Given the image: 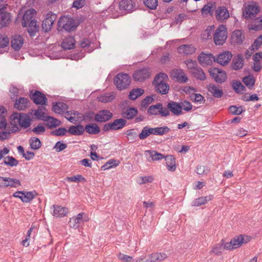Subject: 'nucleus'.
I'll use <instances>...</instances> for the list:
<instances>
[{
    "label": "nucleus",
    "mask_w": 262,
    "mask_h": 262,
    "mask_svg": "<svg viewBox=\"0 0 262 262\" xmlns=\"http://www.w3.org/2000/svg\"><path fill=\"white\" fill-rule=\"evenodd\" d=\"M209 72L211 76L217 83L224 82L226 79V73L218 68H211Z\"/></svg>",
    "instance_id": "obj_10"
},
{
    "label": "nucleus",
    "mask_w": 262,
    "mask_h": 262,
    "mask_svg": "<svg viewBox=\"0 0 262 262\" xmlns=\"http://www.w3.org/2000/svg\"><path fill=\"white\" fill-rule=\"evenodd\" d=\"M75 39L73 37L65 38L61 43L62 48L64 50H70L74 47Z\"/></svg>",
    "instance_id": "obj_44"
},
{
    "label": "nucleus",
    "mask_w": 262,
    "mask_h": 262,
    "mask_svg": "<svg viewBox=\"0 0 262 262\" xmlns=\"http://www.w3.org/2000/svg\"><path fill=\"white\" fill-rule=\"evenodd\" d=\"M84 132V127L80 124L72 125L70 126L68 130L70 134L75 136H79L83 134Z\"/></svg>",
    "instance_id": "obj_33"
},
{
    "label": "nucleus",
    "mask_w": 262,
    "mask_h": 262,
    "mask_svg": "<svg viewBox=\"0 0 262 262\" xmlns=\"http://www.w3.org/2000/svg\"><path fill=\"white\" fill-rule=\"evenodd\" d=\"M2 164L12 167L16 166L18 164V161L12 156H8L5 157H4L3 162L2 163Z\"/></svg>",
    "instance_id": "obj_43"
},
{
    "label": "nucleus",
    "mask_w": 262,
    "mask_h": 262,
    "mask_svg": "<svg viewBox=\"0 0 262 262\" xmlns=\"http://www.w3.org/2000/svg\"><path fill=\"white\" fill-rule=\"evenodd\" d=\"M56 18L57 16L55 14L51 12L48 13L46 15V18L42 21V29L47 32L50 31Z\"/></svg>",
    "instance_id": "obj_11"
},
{
    "label": "nucleus",
    "mask_w": 262,
    "mask_h": 262,
    "mask_svg": "<svg viewBox=\"0 0 262 262\" xmlns=\"http://www.w3.org/2000/svg\"><path fill=\"white\" fill-rule=\"evenodd\" d=\"M165 159L166 165L168 170L174 171L176 170V159L172 155H167L164 158Z\"/></svg>",
    "instance_id": "obj_35"
},
{
    "label": "nucleus",
    "mask_w": 262,
    "mask_h": 262,
    "mask_svg": "<svg viewBox=\"0 0 262 262\" xmlns=\"http://www.w3.org/2000/svg\"><path fill=\"white\" fill-rule=\"evenodd\" d=\"M150 135H151L150 128L148 126H146L143 128L141 133L139 135V137L141 140H144Z\"/></svg>",
    "instance_id": "obj_61"
},
{
    "label": "nucleus",
    "mask_w": 262,
    "mask_h": 262,
    "mask_svg": "<svg viewBox=\"0 0 262 262\" xmlns=\"http://www.w3.org/2000/svg\"><path fill=\"white\" fill-rule=\"evenodd\" d=\"M145 5L151 10H155L158 6V0H144Z\"/></svg>",
    "instance_id": "obj_60"
},
{
    "label": "nucleus",
    "mask_w": 262,
    "mask_h": 262,
    "mask_svg": "<svg viewBox=\"0 0 262 262\" xmlns=\"http://www.w3.org/2000/svg\"><path fill=\"white\" fill-rule=\"evenodd\" d=\"M89 221L88 216L84 212H81L73 216L70 219L69 222V226L71 228L77 229L79 228L80 223L86 222Z\"/></svg>",
    "instance_id": "obj_7"
},
{
    "label": "nucleus",
    "mask_w": 262,
    "mask_h": 262,
    "mask_svg": "<svg viewBox=\"0 0 262 262\" xmlns=\"http://www.w3.org/2000/svg\"><path fill=\"white\" fill-rule=\"evenodd\" d=\"M244 66V58L242 55H238L234 57L232 62V69L234 70H238L243 68Z\"/></svg>",
    "instance_id": "obj_31"
},
{
    "label": "nucleus",
    "mask_w": 262,
    "mask_h": 262,
    "mask_svg": "<svg viewBox=\"0 0 262 262\" xmlns=\"http://www.w3.org/2000/svg\"><path fill=\"white\" fill-rule=\"evenodd\" d=\"M232 55L229 51H226L218 55L215 61L222 66L227 64L230 61Z\"/></svg>",
    "instance_id": "obj_19"
},
{
    "label": "nucleus",
    "mask_w": 262,
    "mask_h": 262,
    "mask_svg": "<svg viewBox=\"0 0 262 262\" xmlns=\"http://www.w3.org/2000/svg\"><path fill=\"white\" fill-rule=\"evenodd\" d=\"M68 132V130L64 127H59L55 130L51 132V135L56 136H64Z\"/></svg>",
    "instance_id": "obj_63"
},
{
    "label": "nucleus",
    "mask_w": 262,
    "mask_h": 262,
    "mask_svg": "<svg viewBox=\"0 0 262 262\" xmlns=\"http://www.w3.org/2000/svg\"><path fill=\"white\" fill-rule=\"evenodd\" d=\"M245 39V36L240 30H236L232 32L231 35L232 42L236 44H241Z\"/></svg>",
    "instance_id": "obj_24"
},
{
    "label": "nucleus",
    "mask_w": 262,
    "mask_h": 262,
    "mask_svg": "<svg viewBox=\"0 0 262 262\" xmlns=\"http://www.w3.org/2000/svg\"><path fill=\"white\" fill-rule=\"evenodd\" d=\"M24 43V39L21 36L15 35L12 36L11 45L14 51H19L22 47Z\"/></svg>",
    "instance_id": "obj_18"
},
{
    "label": "nucleus",
    "mask_w": 262,
    "mask_h": 262,
    "mask_svg": "<svg viewBox=\"0 0 262 262\" xmlns=\"http://www.w3.org/2000/svg\"><path fill=\"white\" fill-rule=\"evenodd\" d=\"M191 97V99L195 103L204 104L205 102L204 97L200 94H194Z\"/></svg>",
    "instance_id": "obj_64"
},
{
    "label": "nucleus",
    "mask_w": 262,
    "mask_h": 262,
    "mask_svg": "<svg viewBox=\"0 0 262 262\" xmlns=\"http://www.w3.org/2000/svg\"><path fill=\"white\" fill-rule=\"evenodd\" d=\"M46 122V125L50 129L56 127L61 125V122L57 119L51 116H47L43 120Z\"/></svg>",
    "instance_id": "obj_29"
},
{
    "label": "nucleus",
    "mask_w": 262,
    "mask_h": 262,
    "mask_svg": "<svg viewBox=\"0 0 262 262\" xmlns=\"http://www.w3.org/2000/svg\"><path fill=\"white\" fill-rule=\"evenodd\" d=\"M200 63L203 66L211 64L213 61H215V58L212 54L202 53L198 57Z\"/></svg>",
    "instance_id": "obj_20"
},
{
    "label": "nucleus",
    "mask_w": 262,
    "mask_h": 262,
    "mask_svg": "<svg viewBox=\"0 0 262 262\" xmlns=\"http://www.w3.org/2000/svg\"><path fill=\"white\" fill-rule=\"evenodd\" d=\"M114 82L117 89L121 91L128 88L131 82V78L127 74L119 73L115 77Z\"/></svg>",
    "instance_id": "obj_3"
},
{
    "label": "nucleus",
    "mask_w": 262,
    "mask_h": 262,
    "mask_svg": "<svg viewBox=\"0 0 262 262\" xmlns=\"http://www.w3.org/2000/svg\"><path fill=\"white\" fill-rule=\"evenodd\" d=\"M213 198V196L209 195L205 197H200L194 200L192 202V206H200L206 204L208 201L211 200Z\"/></svg>",
    "instance_id": "obj_39"
},
{
    "label": "nucleus",
    "mask_w": 262,
    "mask_h": 262,
    "mask_svg": "<svg viewBox=\"0 0 262 262\" xmlns=\"http://www.w3.org/2000/svg\"><path fill=\"white\" fill-rule=\"evenodd\" d=\"M137 113L136 108L129 107L123 111V116L126 119H131L137 114Z\"/></svg>",
    "instance_id": "obj_48"
},
{
    "label": "nucleus",
    "mask_w": 262,
    "mask_h": 262,
    "mask_svg": "<svg viewBox=\"0 0 262 262\" xmlns=\"http://www.w3.org/2000/svg\"><path fill=\"white\" fill-rule=\"evenodd\" d=\"M227 38V31L226 26L220 25L213 34L214 42L216 45H222Z\"/></svg>",
    "instance_id": "obj_4"
},
{
    "label": "nucleus",
    "mask_w": 262,
    "mask_h": 262,
    "mask_svg": "<svg viewBox=\"0 0 262 262\" xmlns=\"http://www.w3.org/2000/svg\"><path fill=\"white\" fill-rule=\"evenodd\" d=\"M251 237L240 235L232 238L230 242L226 243L225 249L227 250H232L235 249L242 245L243 244H246L251 241Z\"/></svg>",
    "instance_id": "obj_2"
},
{
    "label": "nucleus",
    "mask_w": 262,
    "mask_h": 262,
    "mask_svg": "<svg viewBox=\"0 0 262 262\" xmlns=\"http://www.w3.org/2000/svg\"><path fill=\"white\" fill-rule=\"evenodd\" d=\"M30 145L32 149L36 150L41 147V143L38 138L33 137L30 140Z\"/></svg>",
    "instance_id": "obj_53"
},
{
    "label": "nucleus",
    "mask_w": 262,
    "mask_h": 262,
    "mask_svg": "<svg viewBox=\"0 0 262 262\" xmlns=\"http://www.w3.org/2000/svg\"><path fill=\"white\" fill-rule=\"evenodd\" d=\"M115 98L116 94L114 92H111L102 94L98 97V99L101 102L107 103L113 101Z\"/></svg>",
    "instance_id": "obj_40"
},
{
    "label": "nucleus",
    "mask_w": 262,
    "mask_h": 262,
    "mask_svg": "<svg viewBox=\"0 0 262 262\" xmlns=\"http://www.w3.org/2000/svg\"><path fill=\"white\" fill-rule=\"evenodd\" d=\"M19 119L18 113H14L10 116V130L11 133H15L20 130Z\"/></svg>",
    "instance_id": "obj_14"
},
{
    "label": "nucleus",
    "mask_w": 262,
    "mask_h": 262,
    "mask_svg": "<svg viewBox=\"0 0 262 262\" xmlns=\"http://www.w3.org/2000/svg\"><path fill=\"white\" fill-rule=\"evenodd\" d=\"M195 49L192 45H183L178 48V51L180 54L189 55L193 54Z\"/></svg>",
    "instance_id": "obj_28"
},
{
    "label": "nucleus",
    "mask_w": 262,
    "mask_h": 262,
    "mask_svg": "<svg viewBox=\"0 0 262 262\" xmlns=\"http://www.w3.org/2000/svg\"><path fill=\"white\" fill-rule=\"evenodd\" d=\"M134 7V4L132 0H122L119 3L120 9L126 10L128 12H132Z\"/></svg>",
    "instance_id": "obj_34"
},
{
    "label": "nucleus",
    "mask_w": 262,
    "mask_h": 262,
    "mask_svg": "<svg viewBox=\"0 0 262 262\" xmlns=\"http://www.w3.org/2000/svg\"><path fill=\"white\" fill-rule=\"evenodd\" d=\"M145 155L151 159L152 161H158L163 159L165 156L161 153H159L155 150H146Z\"/></svg>",
    "instance_id": "obj_42"
},
{
    "label": "nucleus",
    "mask_w": 262,
    "mask_h": 262,
    "mask_svg": "<svg viewBox=\"0 0 262 262\" xmlns=\"http://www.w3.org/2000/svg\"><path fill=\"white\" fill-rule=\"evenodd\" d=\"M144 91L141 88L134 89L130 91L129 94V98L130 100H135L139 97L141 96L144 94Z\"/></svg>",
    "instance_id": "obj_46"
},
{
    "label": "nucleus",
    "mask_w": 262,
    "mask_h": 262,
    "mask_svg": "<svg viewBox=\"0 0 262 262\" xmlns=\"http://www.w3.org/2000/svg\"><path fill=\"white\" fill-rule=\"evenodd\" d=\"M36 11L33 9H30L26 11L24 14L22 19V26L24 27H28V31L31 36H35L38 30V26L35 20Z\"/></svg>",
    "instance_id": "obj_1"
},
{
    "label": "nucleus",
    "mask_w": 262,
    "mask_h": 262,
    "mask_svg": "<svg viewBox=\"0 0 262 262\" xmlns=\"http://www.w3.org/2000/svg\"><path fill=\"white\" fill-rule=\"evenodd\" d=\"M226 243L224 240H222L221 242L215 244L212 247L210 253H213L216 255H221L224 249H225V245Z\"/></svg>",
    "instance_id": "obj_37"
},
{
    "label": "nucleus",
    "mask_w": 262,
    "mask_h": 262,
    "mask_svg": "<svg viewBox=\"0 0 262 262\" xmlns=\"http://www.w3.org/2000/svg\"><path fill=\"white\" fill-rule=\"evenodd\" d=\"M171 76L180 83H186L188 78L182 69H175L172 70Z\"/></svg>",
    "instance_id": "obj_16"
},
{
    "label": "nucleus",
    "mask_w": 262,
    "mask_h": 262,
    "mask_svg": "<svg viewBox=\"0 0 262 262\" xmlns=\"http://www.w3.org/2000/svg\"><path fill=\"white\" fill-rule=\"evenodd\" d=\"M53 207L54 208L53 215L55 217H63L66 215L68 212V209L66 207L56 205H54Z\"/></svg>",
    "instance_id": "obj_26"
},
{
    "label": "nucleus",
    "mask_w": 262,
    "mask_h": 262,
    "mask_svg": "<svg viewBox=\"0 0 262 262\" xmlns=\"http://www.w3.org/2000/svg\"><path fill=\"white\" fill-rule=\"evenodd\" d=\"M20 128H28L31 124L32 119L27 114L19 113Z\"/></svg>",
    "instance_id": "obj_23"
},
{
    "label": "nucleus",
    "mask_w": 262,
    "mask_h": 262,
    "mask_svg": "<svg viewBox=\"0 0 262 262\" xmlns=\"http://www.w3.org/2000/svg\"><path fill=\"white\" fill-rule=\"evenodd\" d=\"M30 98L36 104L44 105L47 102V98L45 95L38 91H35Z\"/></svg>",
    "instance_id": "obj_17"
},
{
    "label": "nucleus",
    "mask_w": 262,
    "mask_h": 262,
    "mask_svg": "<svg viewBox=\"0 0 262 262\" xmlns=\"http://www.w3.org/2000/svg\"><path fill=\"white\" fill-rule=\"evenodd\" d=\"M208 90L214 97L221 98L223 95V92L222 90L219 89L214 84L209 85L208 86Z\"/></svg>",
    "instance_id": "obj_38"
},
{
    "label": "nucleus",
    "mask_w": 262,
    "mask_h": 262,
    "mask_svg": "<svg viewBox=\"0 0 262 262\" xmlns=\"http://www.w3.org/2000/svg\"><path fill=\"white\" fill-rule=\"evenodd\" d=\"M113 114L108 110H102L99 111L95 115V120L97 122H106L111 119Z\"/></svg>",
    "instance_id": "obj_15"
},
{
    "label": "nucleus",
    "mask_w": 262,
    "mask_h": 262,
    "mask_svg": "<svg viewBox=\"0 0 262 262\" xmlns=\"http://www.w3.org/2000/svg\"><path fill=\"white\" fill-rule=\"evenodd\" d=\"M29 100L24 97H20L18 100H16L14 107L19 110H24L28 107Z\"/></svg>",
    "instance_id": "obj_41"
},
{
    "label": "nucleus",
    "mask_w": 262,
    "mask_h": 262,
    "mask_svg": "<svg viewBox=\"0 0 262 262\" xmlns=\"http://www.w3.org/2000/svg\"><path fill=\"white\" fill-rule=\"evenodd\" d=\"M126 123V121L124 119H117L112 122L104 124L103 127V130L104 132H108L110 130L120 129L124 127Z\"/></svg>",
    "instance_id": "obj_8"
},
{
    "label": "nucleus",
    "mask_w": 262,
    "mask_h": 262,
    "mask_svg": "<svg viewBox=\"0 0 262 262\" xmlns=\"http://www.w3.org/2000/svg\"><path fill=\"white\" fill-rule=\"evenodd\" d=\"M58 25L59 27L63 28L67 32L74 31L77 28V25H75L73 19L66 16L60 18L58 22Z\"/></svg>",
    "instance_id": "obj_6"
},
{
    "label": "nucleus",
    "mask_w": 262,
    "mask_h": 262,
    "mask_svg": "<svg viewBox=\"0 0 262 262\" xmlns=\"http://www.w3.org/2000/svg\"><path fill=\"white\" fill-rule=\"evenodd\" d=\"M214 5L211 3H209L207 5H205L202 9V13L205 14H209L211 16L213 15V12L215 9Z\"/></svg>",
    "instance_id": "obj_54"
},
{
    "label": "nucleus",
    "mask_w": 262,
    "mask_h": 262,
    "mask_svg": "<svg viewBox=\"0 0 262 262\" xmlns=\"http://www.w3.org/2000/svg\"><path fill=\"white\" fill-rule=\"evenodd\" d=\"M151 262H161L167 257V255L164 252H156L149 255Z\"/></svg>",
    "instance_id": "obj_30"
},
{
    "label": "nucleus",
    "mask_w": 262,
    "mask_h": 262,
    "mask_svg": "<svg viewBox=\"0 0 262 262\" xmlns=\"http://www.w3.org/2000/svg\"><path fill=\"white\" fill-rule=\"evenodd\" d=\"M214 30V26H209L202 33V37L203 39H208L212 37L213 35Z\"/></svg>",
    "instance_id": "obj_52"
},
{
    "label": "nucleus",
    "mask_w": 262,
    "mask_h": 262,
    "mask_svg": "<svg viewBox=\"0 0 262 262\" xmlns=\"http://www.w3.org/2000/svg\"><path fill=\"white\" fill-rule=\"evenodd\" d=\"M126 134L127 136L128 139L130 140L131 143L135 142L138 137L137 133L133 129L127 130Z\"/></svg>",
    "instance_id": "obj_58"
},
{
    "label": "nucleus",
    "mask_w": 262,
    "mask_h": 262,
    "mask_svg": "<svg viewBox=\"0 0 262 262\" xmlns=\"http://www.w3.org/2000/svg\"><path fill=\"white\" fill-rule=\"evenodd\" d=\"M232 86L233 89L238 94H243L245 91V87L239 81H233Z\"/></svg>",
    "instance_id": "obj_51"
},
{
    "label": "nucleus",
    "mask_w": 262,
    "mask_h": 262,
    "mask_svg": "<svg viewBox=\"0 0 262 262\" xmlns=\"http://www.w3.org/2000/svg\"><path fill=\"white\" fill-rule=\"evenodd\" d=\"M150 130L151 135L162 136L170 131V128L166 126H164L162 127H157L155 128L149 127Z\"/></svg>",
    "instance_id": "obj_32"
},
{
    "label": "nucleus",
    "mask_w": 262,
    "mask_h": 262,
    "mask_svg": "<svg viewBox=\"0 0 262 262\" xmlns=\"http://www.w3.org/2000/svg\"><path fill=\"white\" fill-rule=\"evenodd\" d=\"M147 113L149 115H160L162 117H167L170 115L169 111L166 107H163V104L161 103L149 106L147 110Z\"/></svg>",
    "instance_id": "obj_5"
},
{
    "label": "nucleus",
    "mask_w": 262,
    "mask_h": 262,
    "mask_svg": "<svg viewBox=\"0 0 262 262\" xmlns=\"http://www.w3.org/2000/svg\"><path fill=\"white\" fill-rule=\"evenodd\" d=\"M155 91L162 95L167 94L169 91V85L164 82H153Z\"/></svg>",
    "instance_id": "obj_22"
},
{
    "label": "nucleus",
    "mask_w": 262,
    "mask_h": 262,
    "mask_svg": "<svg viewBox=\"0 0 262 262\" xmlns=\"http://www.w3.org/2000/svg\"><path fill=\"white\" fill-rule=\"evenodd\" d=\"M0 179H3V181L6 183V184H5V188L8 187L16 188L21 186L20 181L17 179H13L9 177H0Z\"/></svg>",
    "instance_id": "obj_25"
},
{
    "label": "nucleus",
    "mask_w": 262,
    "mask_h": 262,
    "mask_svg": "<svg viewBox=\"0 0 262 262\" xmlns=\"http://www.w3.org/2000/svg\"><path fill=\"white\" fill-rule=\"evenodd\" d=\"M149 69L144 68L136 70L133 74V78L135 81L142 82L150 77Z\"/></svg>",
    "instance_id": "obj_12"
},
{
    "label": "nucleus",
    "mask_w": 262,
    "mask_h": 262,
    "mask_svg": "<svg viewBox=\"0 0 262 262\" xmlns=\"http://www.w3.org/2000/svg\"><path fill=\"white\" fill-rule=\"evenodd\" d=\"M66 179L69 182L77 183L85 181V179L80 174H77L71 177H67Z\"/></svg>",
    "instance_id": "obj_62"
},
{
    "label": "nucleus",
    "mask_w": 262,
    "mask_h": 262,
    "mask_svg": "<svg viewBox=\"0 0 262 262\" xmlns=\"http://www.w3.org/2000/svg\"><path fill=\"white\" fill-rule=\"evenodd\" d=\"M84 129L90 134H97L100 132L99 126L95 123L86 125Z\"/></svg>",
    "instance_id": "obj_45"
},
{
    "label": "nucleus",
    "mask_w": 262,
    "mask_h": 262,
    "mask_svg": "<svg viewBox=\"0 0 262 262\" xmlns=\"http://www.w3.org/2000/svg\"><path fill=\"white\" fill-rule=\"evenodd\" d=\"M68 105L63 102H57L53 105V111L57 114H61L68 109Z\"/></svg>",
    "instance_id": "obj_36"
},
{
    "label": "nucleus",
    "mask_w": 262,
    "mask_h": 262,
    "mask_svg": "<svg viewBox=\"0 0 262 262\" xmlns=\"http://www.w3.org/2000/svg\"><path fill=\"white\" fill-rule=\"evenodd\" d=\"M258 6L255 3L248 5L243 11V16L246 19L252 18L259 12Z\"/></svg>",
    "instance_id": "obj_9"
},
{
    "label": "nucleus",
    "mask_w": 262,
    "mask_h": 262,
    "mask_svg": "<svg viewBox=\"0 0 262 262\" xmlns=\"http://www.w3.org/2000/svg\"><path fill=\"white\" fill-rule=\"evenodd\" d=\"M11 21L10 13L6 12L0 13V29L7 27Z\"/></svg>",
    "instance_id": "obj_27"
},
{
    "label": "nucleus",
    "mask_w": 262,
    "mask_h": 262,
    "mask_svg": "<svg viewBox=\"0 0 262 262\" xmlns=\"http://www.w3.org/2000/svg\"><path fill=\"white\" fill-rule=\"evenodd\" d=\"M35 191H23V198L21 201L24 203H29L31 201L35 196Z\"/></svg>",
    "instance_id": "obj_50"
},
{
    "label": "nucleus",
    "mask_w": 262,
    "mask_h": 262,
    "mask_svg": "<svg viewBox=\"0 0 262 262\" xmlns=\"http://www.w3.org/2000/svg\"><path fill=\"white\" fill-rule=\"evenodd\" d=\"M191 73L195 78L200 80H204L206 79V76L203 70L199 67L194 69V71H191Z\"/></svg>",
    "instance_id": "obj_49"
},
{
    "label": "nucleus",
    "mask_w": 262,
    "mask_h": 262,
    "mask_svg": "<svg viewBox=\"0 0 262 262\" xmlns=\"http://www.w3.org/2000/svg\"><path fill=\"white\" fill-rule=\"evenodd\" d=\"M243 81L247 87L251 89L253 87L255 81L252 76H248L243 78Z\"/></svg>",
    "instance_id": "obj_56"
},
{
    "label": "nucleus",
    "mask_w": 262,
    "mask_h": 262,
    "mask_svg": "<svg viewBox=\"0 0 262 262\" xmlns=\"http://www.w3.org/2000/svg\"><path fill=\"white\" fill-rule=\"evenodd\" d=\"M166 108L175 116H178L182 114L180 104L178 102L170 101L168 103Z\"/></svg>",
    "instance_id": "obj_21"
},
{
    "label": "nucleus",
    "mask_w": 262,
    "mask_h": 262,
    "mask_svg": "<svg viewBox=\"0 0 262 262\" xmlns=\"http://www.w3.org/2000/svg\"><path fill=\"white\" fill-rule=\"evenodd\" d=\"M215 17L217 21L223 23L229 17V13L224 6H219L215 11Z\"/></svg>",
    "instance_id": "obj_13"
},
{
    "label": "nucleus",
    "mask_w": 262,
    "mask_h": 262,
    "mask_svg": "<svg viewBox=\"0 0 262 262\" xmlns=\"http://www.w3.org/2000/svg\"><path fill=\"white\" fill-rule=\"evenodd\" d=\"M9 44V38L6 34H0V48H4Z\"/></svg>",
    "instance_id": "obj_59"
},
{
    "label": "nucleus",
    "mask_w": 262,
    "mask_h": 262,
    "mask_svg": "<svg viewBox=\"0 0 262 262\" xmlns=\"http://www.w3.org/2000/svg\"><path fill=\"white\" fill-rule=\"evenodd\" d=\"M119 162L114 159L110 160L108 162H106L101 167V170H105L108 169L112 168L113 166H116L118 165Z\"/></svg>",
    "instance_id": "obj_57"
},
{
    "label": "nucleus",
    "mask_w": 262,
    "mask_h": 262,
    "mask_svg": "<svg viewBox=\"0 0 262 262\" xmlns=\"http://www.w3.org/2000/svg\"><path fill=\"white\" fill-rule=\"evenodd\" d=\"M44 109V107H39L38 109L35 111L34 115L36 117L38 120L43 121L48 116L45 115V113L43 111V110Z\"/></svg>",
    "instance_id": "obj_55"
},
{
    "label": "nucleus",
    "mask_w": 262,
    "mask_h": 262,
    "mask_svg": "<svg viewBox=\"0 0 262 262\" xmlns=\"http://www.w3.org/2000/svg\"><path fill=\"white\" fill-rule=\"evenodd\" d=\"M6 114V109L4 106L0 105V129L5 128L7 126Z\"/></svg>",
    "instance_id": "obj_47"
}]
</instances>
